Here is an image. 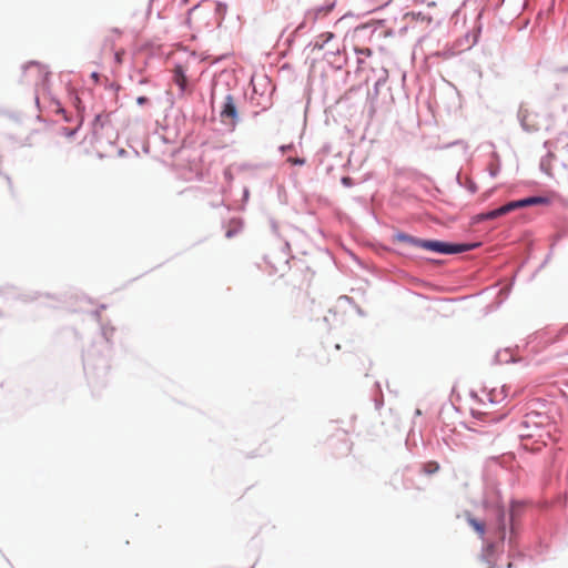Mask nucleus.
<instances>
[{
    "instance_id": "nucleus-1",
    "label": "nucleus",
    "mask_w": 568,
    "mask_h": 568,
    "mask_svg": "<svg viewBox=\"0 0 568 568\" xmlns=\"http://www.w3.org/2000/svg\"><path fill=\"white\" fill-rule=\"evenodd\" d=\"M547 417L539 413H529L524 416L519 426L518 434L524 440V447L531 450H539L541 446L547 445L551 435L546 429Z\"/></svg>"
},
{
    "instance_id": "nucleus-2",
    "label": "nucleus",
    "mask_w": 568,
    "mask_h": 568,
    "mask_svg": "<svg viewBox=\"0 0 568 568\" xmlns=\"http://www.w3.org/2000/svg\"><path fill=\"white\" fill-rule=\"evenodd\" d=\"M549 204V200L544 196H530L517 201H511L496 210L488 211L486 213H481L476 216L477 221H485V220H495L497 217H500L503 215H506L517 209H523L531 205H544Z\"/></svg>"
},
{
    "instance_id": "nucleus-3",
    "label": "nucleus",
    "mask_w": 568,
    "mask_h": 568,
    "mask_svg": "<svg viewBox=\"0 0 568 568\" xmlns=\"http://www.w3.org/2000/svg\"><path fill=\"white\" fill-rule=\"evenodd\" d=\"M476 244H449L440 241L420 240L419 247L442 253V254H456L463 253L474 248Z\"/></svg>"
},
{
    "instance_id": "nucleus-4",
    "label": "nucleus",
    "mask_w": 568,
    "mask_h": 568,
    "mask_svg": "<svg viewBox=\"0 0 568 568\" xmlns=\"http://www.w3.org/2000/svg\"><path fill=\"white\" fill-rule=\"evenodd\" d=\"M220 116L224 123H229L233 126L236 124L237 109L234 102V98L231 94L225 97Z\"/></svg>"
},
{
    "instance_id": "nucleus-5",
    "label": "nucleus",
    "mask_w": 568,
    "mask_h": 568,
    "mask_svg": "<svg viewBox=\"0 0 568 568\" xmlns=\"http://www.w3.org/2000/svg\"><path fill=\"white\" fill-rule=\"evenodd\" d=\"M466 520L468 525L478 534V536L483 539L486 532V526L484 521H480L471 516L470 513H466Z\"/></svg>"
},
{
    "instance_id": "nucleus-6",
    "label": "nucleus",
    "mask_w": 568,
    "mask_h": 568,
    "mask_svg": "<svg viewBox=\"0 0 568 568\" xmlns=\"http://www.w3.org/2000/svg\"><path fill=\"white\" fill-rule=\"evenodd\" d=\"M495 545L489 544L483 551V559L487 564V568H496V558H495Z\"/></svg>"
},
{
    "instance_id": "nucleus-7",
    "label": "nucleus",
    "mask_w": 568,
    "mask_h": 568,
    "mask_svg": "<svg viewBox=\"0 0 568 568\" xmlns=\"http://www.w3.org/2000/svg\"><path fill=\"white\" fill-rule=\"evenodd\" d=\"M334 38V33L332 32H324L320 34L316 40L313 43L314 50H323L332 39Z\"/></svg>"
},
{
    "instance_id": "nucleus-8",
    "label": "nucleus",
    "mask_w": 568,
    "mask_h": 568,
    "mask_svg": "<svg viewBox=\"0 0 568 568\" xmlns=\"http://www.w3.org/2000/svg\"><path fill=\"white\" fill-rule=\"evenodd\" d=\"M174 81L180 87L181 90H184L186 87V77L181 67H178L174 71Z\"/></svg>"
},
{
    "instance_id": "nucleus-9",
    "label": "nucleus",
    "mask_w": 568,
    "mask_h": 568,
    "mask_svg": "<svg viewBox=\"0 0 568 568\" xmlns=\"http://www.w3.org/2000/svg\"><path fill=\"white\" fill-rule=\"evenodd\" d=\"M334 6H335V3L332 2L328 6H322V7L315 8L313 10L314 18L317 19V18L325 17L326 14H328L333 10Z\"/></svg>"
},
{
    "instance_id": "nucleus-10",
    "label": "nucleus",
    "mask_w": 568,
    "mask_h": 568,
    "mask_svg": "<svg viewBox=\"0 0 568 568\" xmlns=\"http://www.w3.org/2000/svg\"><path fill=\"white\" fill-rule=\"evenodd\" d=\"M396 239L399 242L408 243V244H412V245H415V246L419 247L420 240L416 239V237H413V236H410L408 234L399 233V234L396 235Z\"/></svg>"
},
{
    "instance_id": "nucleus-11",
    "label": "nucleus",
    "mask_w": 568,
    "mask_h": 568,
    "mask_svg": "<svg viewBox=\"0 0 568 568\" xmlns=\"http://www.w3.org/2000/svg\"><path fill=\"white\" fill-rule=\"evenodd\" d=\"M439 469V464L437 462H427L425 465H424V471L427 474V475H433L435 474L436 471H438Z\"/></svg>"
},
{
    "instance_id": "nucleus-12",
    "label": "nucleus",
    "mask_w": 568,
    "mask_h": 568,
    "mask_svg": "<svg viewBox=\"0 0 568 568\" xmlns=\"http://www.w3.org/2000/svg\"><path fill=\"white\" fill-rule=\"evenodd\" d=\"M356 53H359V54H363V55H366V57H371L372 55V50L369 48H356L355 49Z\"/></svg>"
},
{
    "instance_id": "nucleus-13",
    "label": "nucleus",
    "mask_w": 568,
    "mask_h": 568,
    "mask_svg": "<svg viewBox=\"0 0 568 568\" xmlns=\"http://www.w3.org/2000/svg\"><path fill=\"white\" fill-rule=\"evenodd\" d=\"M287 161L293 165H303L305 163V160L300 158H288Z\"/></svg>"
},
{
    "instance_id": "nucleus-14",
    "label": "nucleus",
    "mask_w": 568,
    "mask_h": 568,
    "mask_svg": "<svg viewBox=\"0 0 568 568\" xmlns=\"http://www.w3.org/2000/svg\"><path fill=\"white\" fill-rule=\"evenodd\" d=\"M505 534H506V528H505V524L501 523L499 528H498V538L503 541L505 539Z\"/></svg>"
},
{
    "instance_id": "nucleus-15",
    "label": "nucleus",
    "mask_w": 568,
    "mask_h": 568,
    "mask_svg": "<svg viewBox=\"0 0 568 568\" xmlns=\"http://www.w3.org/2000/svg\"><path fill=\"white\" fill-rule=\"evenodd\" d=\"M124 54V51H118L115 52V60H116V63L120 64L122 63V55Z\"/></svg>"
},
{
    "instance_id": "nucleus-16",
    "label": "nucleus",
    "mask_w": 568,
    "mask_h": 568,
    "mask_svg": "<svg viewBox=\"0 0 568 568\" xmlns=\"http://www.w3.org/2000/svg\"><path fill=\"white\" fill-rule=\"evenodd\" d=\"M148 101H149V100H148V98H146V97H139V98L136 99V102H138L140 105L145 104Z\"/></svg>"
},
{
    "instance_id": "nucleus-17",
    "label": "nucleus",
    "mask_w": 568,
    "mask_h": 568,
    "mask_svg": "<svg viewBox=\"0 0 568 568\" xmlns=\"http://www.w3.org/2000/svg\"><path fill=\"white\" fill-rule=\"evenodd\" d=\"M342 182H343V184H345V185H347V186H349V185L352 184V180H351V178H347V176L343 178V179H342Z\"/></svg>"
},
{
    "instance_id": "nucleus-18",
    "label": "nucleus",
    "mask_w": 568,
    "mask_h": 568,
    "mask_svg": "<svg viewBox=\"0 0 568 568\" xmlns=\"http://www.w3.org/2000/svg\"><path fill=\"white\" fill-rule=\"evenodd\" d=\"M27 69L30 70V71H32V70L39 71L40 67H39V64L33 63V64H30Z\"/></svg>"
},
{
    "instance_id": "nucleus-19",
    "label": "nucleus",
    "mask_w": 568,
    "mask_h": 568,
    "mask_svg": "<svg viewBox=\"0 0 568 568\" xmlns=\"http://www.w3.org/2000/svg\"><path fill=\"white\" fill-rule=\"evenodd\" d=\"M91 78H92L95 82H98V81H99V73H98V72H93V73L91 74Z\"/></svg>"
},
{
    "instance_id": "nucleus-20",
    "label": "nucleus",
    "mask_w": 568,
    "mask_h": 568,
    "mask_svg": "<svg viewBox=\"0 0 568 568\" xmlns=\"http://www.w3.org/2000/svg\"><path fill=\"white\" fill-rule=\"evenodd\" d=\"M287 149H291V145H288V146H282V148H281V150H282L283 152L287 151Z\"/></svg>"
},
{
    "instance_id": "nucleus-21",
    "label": "nucleus",
    "mask_w": 568,
    "mask_h": 568,
    "mask_svg": "<svg viewBox=\"0 0 568 568\" xmlns=\"http://www.w3.org/2000/svg\"><path fill=\"white\" fill-rule=\"evenodd\" d=\"M506 362H508V359H506ZM509 362H517V359H516V358H514V357H511V358L509 359Z\"/></svg>"
}]
</instances>
